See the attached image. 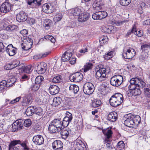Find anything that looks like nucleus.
I'll list each match as a JSON object with an SVG mask.
<instances>
[{
    "mask_svg": "<svg viewBox=\"0 0 150 150\" xmlns=\"http://www.w3.org/2000/svg\"><path fill=\"white\" fill-rule=\"evenodd\" d=\"M129 82L130 84L129 86V88L130 90H132V94L135 96L141 94V91L139 88H142L146 85L145 82L142 79L139 77L132 78Z\"/></svg>",
    "mask_w": 150,
    "mask_h": 150,
    "instance_id": "nucleus-1",
    "label": "nucleus"
},
{
    "mask_svg": "<svg viewBox=\"0 0 150 150\" xmlns=\"http://www.w3.org/2000/svg\"><path fill=\"white\" fill-rule=\"evenodd\" d=\"M95 77L99 81L102 82L105 81L106 79V69L104 68L97 69L95 70Z\"/></svg>",
    "mask_w": 150,
    "mask_h": 150,
    "instance_id": "nucleus-2",
    "label": "nucleus"
},
{
    "mask_svg": "<svg viewBox=\"0 0 150 150\" xmlns=\"http://www.w3.org/2000/svg\"><path fill=\"white\" fill-rule=\"evenodd\" d=\"M103 133L105 135L106 137L105 140V143H106V146L109 150H111L114 148L111 142H110L109 139L111 137L112 132V131L109 129L103 131Z\"/></svg>",
    "mask_w": 150,
    "mask_h": 150,
    "instance_id": "nucleus-3",
    "label": "nucleus"
},
{
    "mask_svg": "<svg viewBox=\"0 0 150 150\" xmlns=\"http://www.w3.org/2000/svg\"><path fill=\"white\" fill-rule=\"evenodd\" d=\"M123 77L120 75L114 76L110 79V84L114 86H118L123 82Z\"/></svg>",
    "mask_w": 150,
    "mask_h": 150,
    "instance_id": "nucleus-4",
    "label": "nucleus"
},
{
    "mask_svg": "<svg viewBox=\"0 0 150 150\" xmlns=\"http://www.w3.org/2000/svg\"><path fill=\"white\" fill-rule=\"evenodd\" d=\"M94 88V86L92 83H86L84 84L83 87V92L86 94H91L93 92Z\"/></svg>",
    "mask_w": 150,
    "mask_h": 150,
    "instance_id": "nucleus-5",
    "label": "nucleus"
},
{
    "mask_svg": "<svg viewBox=\"0 0 150 150\" xmlns=\"http://www.w3.org/2000/svg\"><path fill=\"white\" fill-rule=\"evenodd\" d=\"M23 42L21 44V46L22 49L25 50H28L33 44L32 40L29 37L25 38Z\"/></svg>",
    "mask_w": 150,
    "mask_h": 150,
    "instance_id": "nucleus-6",
    "label": "nucleus"
},
{
    "mask_svg": "<svg viewBox=\"0 0 150 150\" xmlns=\"http://www.w3.org/2000/svg\"><path fill=\"white\" fill-rule=\"evenodd\" d=\"M69 78L71 81L78 82L82 79L83 76L81 73L77 72L71 75Z\"/></svg>",
    "mask_w": 150,
    "mask_h": 150,
    "instance_id": "nucleus-7",
    "label": "nucleus"
},
{
    "mask_svg": "<svg viewBox=\"0 0 150 150\" xmlns=\"http://www.w3.org/2000/svg\"><path fill=\"white\" fill-rule=\"evenodd\" d=\"M84 12L83 9L81 7H77L70 9L69 12L73 15L74 16L79 17L81 14Z\"/></svg>",
    "mask_w": 150,
    "mask_h": 150,
    "instance_id": "nucleus-8",
    "label": "nucleus"
},
{
    "mask_svg": "<svg viewBox=\"0 0 150 150\" xmlns=\"http://www.w3.org/2000/svg\"><path fill=\"white\" fill-rule=\"evenodd\" d=\"M135 54V51L132 48L129 49L126 52H124L122 54V57L125 59H132Z\"/></svg>",
    "mask_w": 150,
    "mask_h": 150,
    "instance_id": "nucleus-9",
    "label": "nucleus"
},
{
    "mask_svg": "<svg viewBox=\"0 0 150 150\" xmlns=\"http://www.w3.org/2000/svg\"><path fill=\"white\" fill-rule=\"evenodd\" d=\"M11 5L9 2H5L3 3L0 8L1 13H6L9 12L11 9Z\"/></svg>",
    "mask_w": 150,
    "mask_h": 150,
    "instance_id": "nucleus-10",
    "label": "nucleus"
},
{
    "mask_svg": "<svg viewBox=\"0 0 150 150\" xmlns=\"http://www.w3.org/2000/svg\"><path fill=\"white\" fill-rule=\"evenodd\" d=\"M47 69V65L44 62H41L39 64H37L36 71L39 74L44 73Z\"/></svg>",
    "mask_w": 150,
    "mask_h": 150,
    "instance_id": "nucleus-11",
    "label": "nucleus"
},
{
    "mask_svg": "<svg viewBox=\"0 0 150 150\" xmlns=\"http://www.w3.org/2000/svg\"><path fill=\"white\" fill-rule=\"evenodd\" d=\"M27 19L26 13L23 11H21L16 15V19L19 22L25 21Z\"/></svg>",
    "mask_w": 150,
    "mask_h": 150,
    "instance_id": "nucleus-12",
    "label": "nucleus"
},
{
    "mask_svg": "<svg viewBox=\"0 0 150 150\" xmlns=\"http://www.w3.org/2000/svg\"><path fill=\"white\" fill-rule=\"evenodd\" d=\"M42 9L44 12L47 13H50L53 11L54 8L50 4L46 3L42 6Z\"/></svg>",
    "mask_w": 150,
    "mask_h": 150,
    "instance_id": "nucleus-13",
    "label": "nucleus"
},
{
    "mask_svg": "<svg viewBox=\"0 0 150 150\" xmlns=\"http://www.w3.org/2000/svg\"><path fill=\"white\" fill-rule=\"evenodd\" d=\"M111 98L114 99V100H116L119 105L122 103L123 100L122 95L120 93L114 94Z\"/></svg>",
    "mask_w": 150,
    "mask_h": 150,
    "instance_id": "nucleus-14",
    "label": "nucleus"
},
{
    "mask_svg": "<svg viewBox=\"0 0 150 150\" xmlns=\"http://www.w3.org/2000/svg\"><path fill=\"white\" fill-rule=\"evenodd\" d=\"M6 50L9 56H13L16 53V48L12 44H10L6 47Z\"/></svg>",
    "mask_w": 150,
    "mask_h": 150,
    "instance_id": "nucleus-15",
    "label": "nucleus"
},
{
    "mask_svg": "<svg viewBox=\"0 0 150 150\" xmlns=\"http://www.w3.org/2000/svg\"><path fill=\"white\" fill-rule=\"evenodd\" d=\"M137 5L138 7V11L140 13H142L143 10L145 8H150V5L148 3H147L146 4L142 2H138Z\"/></svg>",
    "mask_w": 150,
    "mask_h": 150,
    "instance_id": "nucleus-16",
    "label": "nucleus"
},
{
    "mask_svg": "<svg viewBox=\"0 0 150 150\" xmlns=\"http://www.w3.org/2000/svg\"><path fill=\"white\" fill-rule=\"evenodd\" d=\"M21 141L14 140L11 141L8 145L9 150H19V149L16 146L17 144H20Z\"/></svg>",
    "mask_w": 150,
    "mask_h": 150,
    "instance_id": "nucleus-17",
    "label": "nucleus"
},
{
    "mask_svg": "<svg viewBox=\"0 0 150 150\" xmlns=\"http://www.w3.org/2000/svg\"><path fill=\"white\" fill-rule=\"evenodd\" d=\"M33 141L36 144L40 145L42 144L44 142L43 137L40 135L34 136L33 138Z\"/></svg>",
    "mask_w": 150,
    "mask_h": 150,
    "instance_id": "nucleus-18",
    "label": "nucleus"
},
{
    "mask_svg": "<svg viewBox=\"0 0 150 150\" xmlns=\"http://www.w3.org/2000/svg\"><path fill=\"white\" fill-rule=\"evenodd\" d=\"M12 127L15 129V131L22 129L23 127V121L21 120H16L13 124Z\"/></svg>",
    "mask_w": 150,
    "mask_h": 150,
    "instance_id": "nucleus-19",
    "label": "nucleus"
},
{
    "mask_svg": "<svg viewBox=\"0 0 150 150\" xmlns=\"http://www.w3.org/2000/svg\"><path fill=\"white\" fill-rule=\"evenodd\" d=\"M60 131H61V135L62 138L64 139L67 138L71 133V129L68 127H66L63 129H61Z\"/></svg>",
    "mask_w": 150,
    "mask_h": 150,
    "instance_id": "nucleus-20",
    "label": "nucleus"
},
{
    "mask_svg": "<svg viewBox=\"0 0 150 150\" xmlns=\"http://www.w3.org/2000/svg\"><path fill=\"white\" fill-rule=\"evenodd\" d=\"M72 53L69 50L65 51L61 57V60L63 62L69 61L72 56Z\"/></svg>",
    "mask_w": 150,
    "mask_h": 150,
    "instance_id": "nucleus-21",
    "label": "nucleus"
},
{
    "mask_svg": "<svg viewBox=\"0 0 150 150\" xmlns=\"http://www.w3.org/2000/svg\"><path fill=\"white\" fill-rule=\"evenodd\" d=\"M52 146L54 149H61L63 147V144L60 140H56L52 143Z\"/></svg>",
    "mask_w": 150,
    "mask_h": 150,
    "instance_id": "nucleus-22",
    "label": "nucleus"
},
{
    "mask_svg": "<svg viewBox=\"0 0 150 150\" xmlns=\"http://www.w3.org/2000/svg\"><path fill=\"white\" fill-rule=\"evenodd\" d=\"M89 14L87 12H83L78 18V21L79 22H83L88 20L89 18Z\"/></svg>",
    "mask_w": 150,
    "mask_h": 150,
    "instance_id": "nucleus-23",
    "label": "nucleus"
},
{
    "mask_svg": "<svg viewBox=\"0 0 150 150\" xmlns=\"http://www.w3.org/2000/svg\"><path fill=\"white\" fill-rule=\"evenodd\" d=\"M117 114L115 112H112L108 115V120L112 122H115L117 119Z\"/></svg>",
    "mask_w": 150,
    "mask_h": 150,
    "instance_id": "nucleus-24",
    "label": "nucleus"
},
{
    "mask_svg": "<svg viewBox=\"0 0 150 150\" xmlns=\"http://www.w3.org/2000/svg\"><path fill=\"white\" fill-rule=\"evenodd\" d=\"M59 91V88L55 85H51L49 88V91L51 95H54L58 93Z\"/></svg>",
    "mask_w": 150,
    "mask_h": 150,
    "instance_id": "nucleus-25",
    "label": "nucleus"
},
{
    "mask_svg": "<svg viewBox=\"0 0 150 150\" xmlns=\"http://www.w3.org/2000/svg\"><path fill=\"white\" fill-rule=\"evenodd\" d=\"M48 129L51 133L53 134L59 132L61 130L51 123L49 126Z\"/></svg>",
    "mask_w": 150,
    "mask_h": 150,
    "instance_id": "nucleus-26",
    "label": "nucleus"
},
{
    "mask_svg": "<svg viewBox=\"0 0 150 150\" xmlns=\"http://www.w3.org/2000/svg\"><path fill=\"white\" fill-rule=\"evenodd\" d=\"M104 32L108 33H114L116 30L115 27L112 25H109L104 28Z\"/></svg>",
    "mask_w": 150,
    "mask_h": 150,
    "instance_id": "nucleus-27",
    "label": "nucleus"
},
{
    "mask_svg": "<svg viewBox=\"0 0 150 150\" xmlns=\"http://www.w3.org/2000/svg\"><path fill=\"white\" fill-rule=\"evenodd\" d=\"M125 125L129 127H133L134 125V122L132 119L131 116H129L128 117L124 122Z\"/></svg>",
    "mask_w": 150,
    "mask_h": 150,
    "instance_id": "nucleus-28",
    "label": "nucleus"
},
{
    "mask_svg": "<svg viewBox=\"0 0 150 150\" xmlns=\"http://www.w3.org/2000/svg\"><path fill=\"white\" fill-rule=\"evenodd\" d=\"M86 149V147L84 143L81 140H77L76 141L75 149Z\"/></svg>",
    "mask_w": 150,
    "mask_h": 150,
    "instance_id": "nucleus-29",
    "label": "nucleus"
},
{
    "mask_svg": "<svg viewBox=\"0 0 150 150\" xmlns=\"http://www.w3.org/2000/svg\"><path fill=\"white\" fill-rule=\"evenodd\" d=\"M53 125L61 130L62 121L59 119H54L51 123Z\"/></svg>",
    "mask_w": 150,
    "mask_h": 150,
    "instance_id": "nucleus-30",
    "label": "nucleus"
},
{
    "mask_svg": "<svg viewBox=\"0 0 150 150\" xmlns=\"http://www.w3.org/2000/svg\"><path fill=\"white\" fill-rule=\"evenodd\" d=\"M52 25V21L49 19H45L44 21L43 26L46 29H48Z\"/></svg>",
    "mask_w": 150,
    "mask_h": 150,
    "instance_id": "nucleus-31",
    "label": "nucleus"
},
{
    "mask_svg": "<svg viewBox=\"0 0 150 150\" xmlns=\"http://www.w3.org/2000/svg\"><path fill=\"white\" fill-rule=\"evenodd\" d=\"M34 107L33 106H30L27 108L26 110L25 114L28 116H31L34 113Z\"/></svg>",
    "mask_w": 150,
    "mask_h": 150,
    "instance_id": "nucleus-32",
    "label": "nucleus"
},
{
    "mask_svg": "<svg viewBox=\"0 0 150 150\" xmlns=\"http://www.w3.org/2000/svg\"><path fill=\"white\" fill-rule=\"evenodd\" d=\"M132 119L133 122H134V124L137 125L140 123L141 119L139 116L136 115L134 116V115H131Z\"/></svg>",
    "mask_w": 150,
    "mask_h": 150,
    "instance_id": "nucleus-33",
    "label": "nucleus"
},
{
    "mask_svg": "<svg viewBox=\"0 0 150 150\" xmlns=\"http://www.w3.org/2000/svg\"><path fill=\"white\" fill-rule=\"evenodd\" d=\"M32 98L30 95H29L26 96L23 98V103H25L24 105H26L29 104L31 101Z\"/></svg>",
    "mask_w": 150,
    "mask_h": 150,
    "instance_id": "nucleus-34",
    "label": "nucleus"
},
{
    "mask_svg": "<svg viewBox=\"0 0 150 150\" xmlns=\"http://www.w3.org/2000/svg\"><path fill=\"white\" fill-rule=\"evenodd\" d=\"M69 90L71 91L74 93H77L79 90L78 86L75 85H71L69 88Z\"/></svg>",
    "mask_w": 150,
    "mask_h": 150,
    "instance_id": "nucleus-35",
    "label": "nucleus"
},
{
    "mask_svg": "<svg viewBox=\"0 0 150 150\" xmlns=\"http://www.w3.org/2000/svg\"><path fill=\"white\" fill-rule=\"evenodd\" d=\"M34 113L35 114L39 116L40 117H42L43 113L42 109L40 107L37 108L34 110Z\"/></svg>",
    "mask_w": 150,
    "mask_h": 150,
    "instance_id": "nucleus-36",
    "label": "nucleus"
},
{
    "mask_svg": "<svg viewBox=\"0 0 150 150\" xmlns=\"http://www.w3.org/2000/svg\"><path fill=\"white\" fill-rule=\"evenodd\" d=\"M150 49V45L148 44H144L141 46V50L142 52L147 53L148 50Z\"/></svg>",
    "mask_w": 150,
    "mask_h": 150,
    "instance_id": "nucleus-37",
    "label": "nucleus"
},
{
    "mask_svg": "<svg viewBox=\"0 0 150 150\" xmlns=\"http://www.w3.org/2000/svg\"><path fill=\"white\" fill-rule=\"evenodd\" d=\"M101 104V102L100 100L95 99L92 102V106L94 108L98 107Z\"/></svg>",
    "mask_w": 150,
    "mask_h": 150,
    "instance_id": "nucleus-38",
    "label": "nucleus"
},
{
    "mask_svg": "<svg viewBox=\"0 0 150 150\" xmlns=\"http://www.w3.org/2000/svg\"><path fill=\"white\" fill-rule=\"evenodd\" d=\"M93 67V64L91 63H86L84 66L83 68L84 72H86L91 69Z\"/></svg>",
    "mask_w": 150,
    "mask_h": 150,
    "instance_id": "nucleus-39",
    "label": "nucleus"
},
{
    "mask_svg": "<svg viewBox=\"0 0 150 150\" xmlns=\"http://www.w3.org/2000/svg\"><path fill=\"white\" fill-rule=\"evenodd\" d=\"M42 0H33L32 1H28V4L30 5H32L35 4L38 6L41 4V2Z\"/></svg>",
    "mask_w": 150,
    "mask_h": 150,
    "instance_id": "nucleus-40",
    "label": "nucleus"
},
{
    "mask_svg": "<svg viewBox=\"0 0 150 150\" xmlns=\"http://www.w3.org/2000/svg\"><path fill=\"white\" fill-rule=\"evenodd\" d=\"M108 38L106 36L103 35L99 38V40L100 44H105L108 42Z\"/></svg>",
    "mask_w": 150,
    "mask_h": 150,
    "instance_id": "nucleus-41",
    "label": "nucleus"
},
{
    "mask_svg": "<svg viewBox=\"0 0 150 150\" xmlns=\"http://www.w3.org/2000/svg\"><path fill=\"white\" fill-rule=\"evenodd\" d=\"M114 53V52L110 51L107 54H105L103 56L104 58L107 60H109L113 57Z\"/></svg>",
    "mask_w": 150,
    "mask_h": 150,
    "instance_id": "nucleus-42",
    "label": "nucleus"
},
{
    "mask_svg": "<svg viewBox=\"0 0 150 150\" xmlns=\"http://www.w3.org/2000/svg\"><path fill=\"white\" fill-rule=\"evenodd\" d=\"M62 76L60 75L54 77L52 80V82L54 83H59L62 81Z\"/></svg>",
    "mask_w": 150,
    "mask_h": 150,
    "instance_id": "nucleus-43",
    "label": "nucleus"
},
{
    "mask_svg": "<svg viewBox=\"0 0 150 150\" xmlns=\"http://www.w3.org/2000/svg\"><path fill=\"white\" fill-rule=\"evenodd\" d=\"M61 98L59 97L54 98L53 100V105L56 106L60 103Z\"/></svg>",
    "mask_w": 150,
    "mask_h": 150,
    "instance_id": "nucleus-44",
    "label": "nucleus"
},
{
    "mask_svg": "<svg viewBox=\"0 0 150 150\" xmlns=\"http://www.w3.org/2000/svg\"><path fill=\"white\" fill-rule=\"evenodd\" d=\"M131 0H120L121 5L124 6H127L131 2Z\"/></svg>",
    "mask_w": 150,
    "mask_h": 150,
    "instance_id": "nucleus-45",
    "label": "nucleus"
},
{
    "mask_svg": "<svg viewBox=\"0 0 150 150\" xmlns=\"http://www.w3.org/2000/svg\"><path fill=\"white\" fill-rule=\"evenodd\" d=\"M45 39L47 40L51 38L50 41L52 43H54L55 42V39L52 36L50 35H46L44 37V38H42L40 39V41H42L44 40V39Z\"/></svg>",
    "mask_w": 150,
    "mask_h": 150,
    "instance_id": "nucleus-46",
    "label": "nucleus"
},
{
    "mask_svg": "<svg viewBox=\"0 0 150 150\" xmlns=\"http://www.w3.org/2000/svg\"><path fill=\"white\" fill-rule=\"evenodd\" d=\"M100 2L98 0L95 1L93 4V7L96 8V10H98L100 9L101 6L100 5Z\"/></svg>",
    "mask_w": 150,
    "mask_h": 150,
    "instance_id": "nucleus-47",
    "label": "nucleus"
},
{
    "mask_svg": "<svg viewBox=\"0 0 150 150\" xmlns=\"http://www.w3.org/2000/svg\"><path fill=\"white\" fill-rule=\"evenodd\" d=\"M44 79L42 76H38L35 79V83L41 85V82L43 81Z\"/></svg>",
    "mask_w": 150,
    "mask_h": 150,
    "instance_id": "nucleus-48",
    "label": "nucleus"
},
{
    "mask_svg": "<svg viewBox=\"0 0 150 150\" xmlns=\"http://www.w3.org/2000/svg\"><path fill=\"white\" fill-rule=\"evenodd\" d=\"M72 114L68 112H67L66 113V116L64 118L66 120H67L71 122L72 119Z\"/></svg>",
    "mask_w": 150,
    "mask_h": 150,
    "instance_id": "nucleus-49",
    "label": "nucleus"
},
{
    "mask_svg": "<svg viewBox=\"0 0 150 150\" xmlns=\"http://www.w3.org/2000/svg\"><path fill=\"white\" fill-rule=\"evenodd\" d=\"M32 67V66L31 65H28L25 67L23 68V71L26 73H29L32 70V69H31Z\"/></svg>",
    "mask_w": 150,
    "mask_h": 150,
    "instance_id": "nucleus-50",
    "label": "nucleus"
},
{
    "mask_svg": "<svg viewBox=\"0 0 150 150\" xmlns=\"http://www.w3.org/2000/svg\"><path fill=\"white\" fill-rule=\"evenodd\" d=\"M109 100L110 105L112 106L116 107L119 106L117 102V101L115 100H114V99L112 98H110Z\"/></svg>",
    "mask_w": 150,
    "mask_h": 150,
    "instance_id": "nucleus-51",
    "label": "nucleus"
},
{
    "mask_svg": "<svg viewBox=\"0 0 150 150\" xmlns=\"http://www.w3.org/2000/svg\"><path fill=\"white\" fill-rule=\"evenodd\" d=\"M147 53L142 52L141 53V55L139 57L140 60L142 62L146 60L147 58Z\"/></svg>",
    "mask_w": 150,
    "mask_h": 150,
    "instance_id": "nucleus-52",
    "label": "nucleus"
},
{
    "mask_svg": "<svg viewBox=\"0 0 150 150\" xmlns=\"http://www.w3.org/2000/svg\"><path fill=\"white\" fill-rule=\"evenodd\" d=\"M98 12L101 20L105 18L108 15L107 13L105 11H99Z\"/></svg>",
    "mask_w": 150,
    "mask_h": 150,
    "instance_id": "nucleus-53",
    "label": "nucleus"
},
{
    "mask_svg": "<svg viewBox=\"0 0 150 150\" xmlns=\"http://www.w3.org/2000/svg\"><path fill=\"white\" fill-rule=\"evenodd\" d=\"M17 28V26L15 25H9L6 29L7 30L12 31Z\"/></svg>",
    "mask_w": 150,
    "mask_h": 150,
    "instance_id": "nucleus-54",
    "label": "nucleus"
},
{
    "mask_svg": "<svg viewBox=\"0 0 150 150\" xmlns=\"http://www.w3.org/2000/svg\"><path fill=\"white\" fill-rule=\"evenodd\" d=\"M144 93L147 97L150 98V87L144 88Z\"/></svg>",
    "mask_w": 150,
    "mask_h": 150,
    "instance_id": "nucleus-55",
    "label": "nucleus"
},
{
    "mask_svg": "<svg viewBox=\"0 0 150 150\" xmlns=\"http://www.w3.org/2000/svg\"><path fill=\"white\" fill-rule=\"evenodd\" d=\"M92 17L94 20H101L98 11L93 13L92 15Z\"/></svg>",
    "mask_w": 150,
    "mask_h": 150,
    "instance_id": "nucleus-56",
    "label": "nucleus"
},
{
    "mask_svg": "<svg viewBox=\"0 0 150 150\" xmlns=\"http://www.w3.org/2000/svg\"><path fill=\"white\" fill-rule=\"evenodd\" d=\"M135 30L134 32V34L136 35L137 36L139 37H140L143 35V32L142 30H139V31H137L136 30V26L135 25Z\"/></svg>",
    "mask_w": 150,
    "mask_h": 150,
    "instance_id": "nucleus-57",
    "label": "nucleus"
},
{
    "mask_svg": "<svg viewBox=\"0 0 150 150\" xmlns=\"http://www.w3.org/2000/svg\"><path fill=\"white\" fill-rule=\"evenodd\" d=\"M62 18V15L61 13H58L55 16L54 19L56 21H59Z\"/></svg>",
    "mask_w": 150,
    "mask_h": 150,
    "instance_id": "nucleus-58",
    "label": "nucleus"
},
{
    "mask_svg": "<svg viewBox=\"0 0 150 150\" xmlns=\"http://www.w3.org/2000/svg\"><path fill=\"white\" fill-rule=\"evenodd\" d=\"M21 146L23 147V150H30V149L26 143V141H24L21 143H21L20 144Z\"/></svg>",
    "mask_w": 150,
    "mask_h": 150,
    "instance_id": "nucleus-59",
    "label": "nucleus"
},
{
    "mask_svg": "<svg viewBox=\"0 0 150 150\" xmlns=\"http://www.w3.org/2000/svg\"><path fill=\"white\" fill-rule=\"evenodd\" d=\"M70 122V121L69 120H66L64 118L62 122V126H63L64 127H67Z\"/></svg>",
    "mask_w": 150,
    "mask_h": 150,
    "instance_id": "nucleus-60",
    "label": "nucleus"
},
{
    "mask_svg": "<svg viewBox=\"0 0 150 150\" xmlns=\"http://www.w3.org/2000/svg\"><path fill=\"white\" fill-rule=\"evenodd\" d=\"M125 144L123 141L119 142L117 145V147L118 148H123L125 147Z\"/></svg>",
    "mask_w": 150,
    "mask_h": 150,
    "instance_id": "nucleus-61",
    "label": "nucleus"
},
{
    "mask_svg": "<svg viewBox=\"0 0 150 150\" xmlns=\"http://www.w3.org/2000/svg\"><path fill=\"white\" fill-rule=\"evenodd\" d=\"M31 122L30 119L26 120L24 122V125L25 127H29L31 125Z\"/></svg>",
    "mask_w": 150,
    "mask_h": 150,
    "instance_id": "nucleus-62",
    "label": "nucleus"
},
{
    "mask_svg": "<svg viewBox=\"0 0 150 150\" xmlns=\"http://www.w3.org/2000/svg\"><path fill=\"white\" fill-rule=\"evenodd\" d=\"M40 86V84L35 83V84L31 87V89L33 91H36L39 88Z\"/></svg>",
    "mask_w": 150,
    "mask_h": 150,
    "instance_id": "nucleus-63",
    "label": "nucleus"
},
{
    "mask_svg": "<svg viewBox=\"0 0 150 150\" xmlns=\"http://www.w3.org/2000/svg\"><path fill=\"white\" fill-rule=\"evenodd\" d=\"M135 25H134L132 28L131 30H129L127 32L126 35L129 36L132 34H134V32L135 30Z\"/></svg>",
    "mask_w": 150,
    "mask_h": 150,
    "instance_id": "nucleus-64",
    "label": "nucleus"
}]
</instances>
